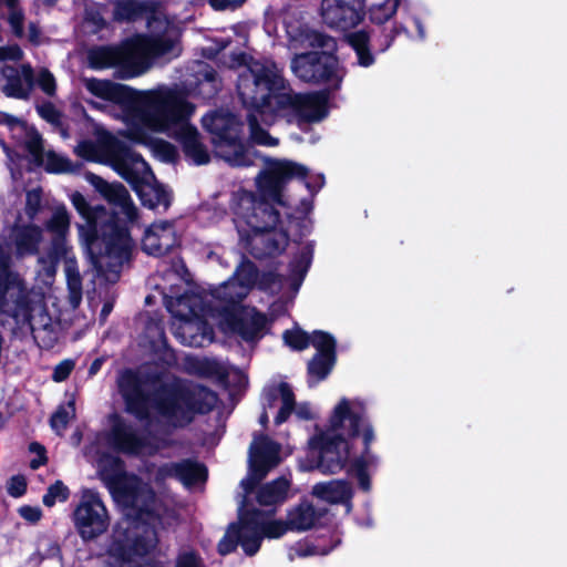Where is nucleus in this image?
I'll return each mask as SVG.
<instances>
[{
    "mask_svg": "<svg viewBox=\"0 0 567 567\" xmlns=\"http://www.w3.org/2000/svg\"><path fill=\"white\" fill-rule=\"evenodd\" d=\"M236 87L246 110L287 112L298 124L319 123L329 114L330 89L295 93L281 74L258 61L239 75Z\"/></svg>",
    "mask_w": 567,
    "mask_h": 567,
    "instance_id": "f257e3e1",
    "label": "nucleus"
},
{
    "mask_svg": "<svg viewBox=\"0 0 567 567\" xmlns=\"http://www.w3.org/2000/svg\"><path fill=\"white\" fill-rule=\"evenodd\" d=\"M71 203L83 220L76 227L92 267L99 274L110 272L117 278L131 257L127 220L103 205H92L78 190L71 195Z\"/></svg>",
    "mask_w": 567,
    "mask_h": 567,
    "instance_id": "f03ea898",
    "label": "nucleus"
},
{
    "mask_svg": "<svg viewBox=\"0 0 567 567\" xmlns=\"http://www.w3.org/2000/svg\"><path fill=\"white\" fill-rule=\"evenodd\" d=\"M309 169L307 166L290 161L267 158L266 168L256 177L257 193L249 194V206L244 215L250 231L269 230L280 223V213L275 205L288 206L285 188L292 181L298 179L313 196L324 184V176L318 175L315 183L307 181Z\"/></svg>",
    "mask_w": 567,
    "mask_h": 567,
    "instance_id": "7ed1b4c3",
    "label": "nucleus"
},
{
    "mask_svg": "<svg viewBox=\"0 0 567 567\" xmlns=\"http://www.w3.org/2000/svg\"><path fill=\"white\" fill-rule=\"evenodd\" d=\"M152 402L159 416L173 427L183 429L197 415L209 414L217 405L218 395L204 384L177 380L159 385Z\"/></svg>",
    "mask_w": 567,
    "mask_h": 567,
    "instance_id": "20e7f679",
    "label": "nucleus"
},
{
    "mask_svg": "<svg viewBox=\"0 0 567 567\" xmlns=\"http://www.w3.org/2000/svg\"><path fill=\"white\" fill-rule=\"evenodd\" d=\"M305 41L313 50L295 54L291 59L293 74L306 83L328 84L331 91H338L343 81L340 61L337 55V40L318 30H308Z\"/></svg>",
    "mask_w": 567,
    "mask_h": 567,
    "instance_id": "39448f33",
    "label": "nucleus"
},
{
    "mask_svg": "<svg viewBox=\"0 0 567 567\" xmlns=\"http://www.w3.org/2000/svg\"><path fill=\"white\" fill-rule=\"evenodd\" d=\"M155 496L152 499H140L138 503L125 506L131 517L128 526L115 529L110 544L112 555L130 560L135 556L144 557L151 554L158 544L156 525L159 515L154 508Z\"/></svg>",
    "mask_w": 567,
    "mask_h": 567,
    "instance_id": "423d86ee",
    "label": "nucleus"
},
{
    "mask_svg": "<svg viewBox=\"0 0 567 567\" xmlns=\"http://www.w3.org/2000/svg\"><path fill=\"white\" fill-rule=\"evenodd\" d=\"M330 423L332 430L343 429L350 439L362 436V453L351 462L349 472L355 475L359 487L369 492L371 478L368 467L374 460L371 454V444L375 440V435L372 424L365 416L364 403L359 400L351 402L349 399L342 398L330 415Z\"/></svg>",
    "mask_w": 567,
    "mask_h": 567,
    "instance_id": "0eeeda50",
    "label": "nucleus"
},
{
    "mask_svg": "<svg viewBox=\"0 0 567 567\" xmlns=\"http://www.w3.org/2000/svg\"><path fill=\"white\" fill-rule=\"evenodd\" d=\"M202 125L212 136L215 153L233 167H249L255 164L257 151H250L244 140V123L240 117L223 109L202 117Z\"/></svg>",
    "mask_w": 567,
    "mask_h": 567,
    "instance_id": "6e6552de",
    "label": "nucleus"
},
{
    "mask_svg": "<svg viewBox=\"0 0 567 567\" xmlns=\"http://www.w3.org/2000/svg\"><path fill=\"white\" fill-rule=\"evenodd\" d=\"M142 121L153 132L169 136L190 122L195 105L182 90L163 87L146 92L141 99Z\"/></svg>",
    "mask_w": 567,
    "mask_h": 567,
    "instance_id": "1a4fd4ad",
    "label": "nucleus"
},
{
    "mask_svg": "<svg viewBox=\"0 0 567 567\" xmlns=\"http://www.w3.org/2000/svg\"><path fill=\"white\" fill-rule=\"evenodd\" d=\"M248 504L249 499L244 497L238 507V520L228 525L217 545L219 555H229L237 549V546H240L249 557L259 551L262 543V518L267 513L256 507H248Z\"/></svg>",
    "mask_w": 567,
    "mask_h": 567,
    "instance_id": "9d476101",
    "label": "nucleus"
},
{
    "mask_svg": "<svg viewBox=\"0 0 567 567\" xmlns=\"http://www.w3.org/2000/svg\"><path fill=\"white\" fill-rule=\"evenodd\" d=\"M348 439L350 437L343 429L332 430L329 422L327 431L309 440L307 460L310 470H318L322 474H337L342 471L350 456Z\"/></svg>",
    "mask_w": 567,
    "mask_h": 567,
    "instance_id": "9b49d317",
    "label": "nucleus"
},
{
    "mask_svg": "<svg viewBox=\"0 0 567 567\" xmlns=\"http://www.w3.org/2000/svg\"><path fill=\"white\" fill-rule=\"evenodd\" d=\"M99 476L114 498L124 506L154 497V491L143 485L137 476H127L125 463L120 456L102 454L99 458Z\"/></svg>",
    "mask_w": 567,
    "mask_h": 567,
    "instance_id": "f8f14e48",
    "label": "nucleus"
},
{
    "mask_svg": "<svg viewBox=\"0 0 567 567\" xmlns=\"http://www.w3.org/2000/svg\"><path fill=\"white\" fill-rule=\"evenodd\" d=\"M401 34L412 39L408 28L403 23L394 21L392 30L361 29L348 33L346 41L354 51L358 65L370 68L375 63V55L386 52Z\"/></svg>",
    "mask_w": 567,
    "mask_h": 567,
    "instance_id": "ddd939ff",
    "label": "nucleus"
},
{
    "mask_svg": "<svg viewBox=\"0 0 567 567\" xmlns=\"http://www.w3.org/2000/svg\"><path fill=\"white\" fill-rule=\"evenodd\" d=\"M72 519L83 540H93L105 533L110 525V517L100 493L91 488L83 489Z\"/></svg>",
    "mask_w": 567,
    "mask_h": 567,
    "instance_id": "4468645a",
    "label": "nucleus"
},
{
    "mask_svg": "<svg viewBox=\"0 0 567 567\" xmlns=\"http://www.w3.org/2000/svg\"><path fill=\"white\" fill-rule=\"evenodd\" d=\"M0 313L22 324L33 319L32 300L19 276L8 267H0Z\"/></svg>",
    "mask_w": 567,
    "mask_h": 567,
    "instance_id": "2eb2a0df",
    "label": "nucleus"
},
{
    "mask_svg": "<svg viewBox=\"0 0 567 567\" xmlns=\"http://www.w3.org/2000/svg\"><path fill=\"white\" fill-rule=\"evenodd\" d=\"M87 63L93 70L117 66L122 78H133L140 74L132 39L124 41L120 47L100 45L90 49Z\"/></svg>",
    "mask_w": 567,
    "mask_h": 567,
    "instance_id": "dca6fc26",
    "label": "nucleus"
},
{
    "mask_svg": "<svg viewBox=\"0 0 567 567\" xmlns=\"http://www.w3.org/2000/svg\"><path fill=\"white\" fill-rule=\"evenodd\" d=\"M146 380L135 370H125L118 380V390L124 401L125 412L137 421L150 424L151 395L145 390Z\"/></svg>",
    "mask_w": 567,
    "mask_h": 567,
    "instance_id": "f3484780",
    "label": "nucleus"
},
{
    "mask_svg": "<svg viewBox=\"0 0 567 567\" xmlns=\"http://www.w3.org/2000/svg\"><path fill=\"white\" fill-rule=\"evenodd\" d=\"M223 323L234 334L246 342H257L264 334L268 323L267 316L255 307L248 309L244 306L225 308Z\"/></svg>",
    "mask_w": 567,
    "mask_h": 567,
    "instance_id": "a211bd4d",
    "label": "nucleus"
},
{
    "mask_svg": "<svg viewBox=\"0 0 567 567\" xmlns=\"http://www.w3.org/2000/svg\"><path fill=\"white\" fill-rule=\"evenodd\" d=\"M313 348L316 353L307 363L309 381L316 382L326 380L337 363V340L327 331L313 330Z\"/></svg>",
    "mask_w": 567,
    "mask_h": 567,
    "instance_id": "6ab92c4d",
    "label": "nucleus"
},
{
    "mask_svg": "<svg viewBox=\"0 0 567 567\" xmlns=\"http://www.w3.org/2000/svg\"><path fill=\"white\" fill-rule=\"evenodd\" d=\"M362 0H322L321 18L323 22L339 30L357 27L364 18Z\"/></svg>",
    "mask_w": 567,
    "mask_h": 567,
    "instance_id": "aec40b11",
    "label": "nucleus"
},
{
    "mask_svg": "<svg viewBox=\"0 0 567 567\" xmlns=\"http://www.w3.org/2000/svg\"><path fill=\"white\" fill-rule=\"evenodd\" d=\"M110 419L111 427L106 433V442L114 451L137 456L150 445L148 439L140 435L124 417L114 413Z\"/></svg>",
    "mask_w": 567,
    "mask_h": 567,
    "instance_id": "412c9836",
    "label": "nucleus"
},
{
    "mask_svg": "<svg viewBox=\"0 0 567 567\" xmlns=\"http://www.w3.org/2000/svg\"><path fill=\"white\" fill-rule=\"evenodd\" d=\"M106 153L112 168L127 182L135 192L145 179L133 167V163L143 161L141 154L134 152L125 142L113 138L106 146Z\"/></svg>",
    "mask_w": 567,
    "mask_h": 567,
    "instance_id": "4be33fe9",
    "label": "nucleus"
},
{
    "mask_svg": "<svg viewBox=\"0 0 567 567\" xmlns=\"http://www.w3.org/2000/svg\"><path fill=\"white\" fill-rule=\"evenodd\" d=\"M132 42L140 74L143 72L147 59L164 56L177 58L182 52L179 40L167 34L137 37L132 39Z\"/></svg>",
    "mask_w": 567,
    "mask_h": 567,
    "instance_id": "5701e85b",
    "label": "nucleus"
},
{
    "mask_svg": "<svg viewBox=\"0 0 567 567\" xmlns=\"http://www.w3.org/2000/svg\"><path fill=\"white\" fill-rule=\"evenodd\" d=\"M251 233L252 237L248 240L249 252L259 260L280 256L289 244V234L284 229Z\"/></svg>",
    "mask_w": 567,
    "mask_h": 567,
    "instance_id": "b1692460",
    "label": "nucleus"
},
{
    "mask_svg": "<svg viewBox=\"0 0 567 567\" xmlns=\"http://www.w3.org/2000/svg\"><path fill=\"white\" fill-rule=\"evenodd\" d=\"M280 462V444L266 434L255 436L249 447L248 465L268 474Z\"/></svg>",
    "mask_w": 567,
    "mask_h": 567,
    "instance_id": "393cba45",
    "label": "nucleus"
},
{
    "mask_svg": "<svg viewBox=\"0 0 567 567\" xmlns=\"http://www.w3.org/2000/svg\"><path fill=\"white\" fill-rule=\"evenodd\" d=\"M86 90L94 96L121 105L135 102L137 92L132 87L110 80L89 79Z\"/></svg>",
    "mask_w": 567,
    "mask_h": 567,
    "instance_id": "a878e982",
    "label": "nucleus"
},
{
    "mask_svg": "<svg viewBox=\"0 0 567 567\" xmlns=\"http://www.w3.org/2000/svg\"><path fill=\"white\" fill-rule=\"evenodd\" d=\"M171 136L181 144L184 155L193 159L196 165L209 163V154L202 143L199 132L195 125L190 123L183 125Z\"/></svg>",
    "mask_w": 567,
    "mask_h": 567,
    "instance_id": "bb28decb",
    "label": "nucleus"
},
{
    "mask_svg": "<svg viewBox=\"0 0 567 567\" xmlns=\"http://www.w3.org/2000/svg\"><path fill=\"white\" fill-rule=\"evenodd\" d=\"M135 194L137 195L141 205L152 210L163 207V210L166 212L171 207L173 200L172 192L155 177L153 183L144 179L143 183L137 186Z\"/></svg>",
    "mask_w": 567,
    "mask_h": 567,
    "instance_id": "cd10ccee",
    "label": "nucleus"
},
{
    "mask_svg": "<svg viewBox=\"0 0 567 567\" xmlns=\"http://www.w3.org/2000/svg\"><path fill=\"white\" fill-rule=\"evenodd\" d=\"M7 82L2 89L8 97L27 100L34 84V73L30 64L21 66V73L10 68V74L6 75Z\"/></svg>",
    "mask_w": 567,
    "mask_h": 567,
    "instance_id": "c85d7f7f",
    "label": "nucleus"
},
{
    "mask_svg": "<svg viewBox=\"0 0 567 567\" xmlns=\"http://www.w3.org/2000/svg\"><path fill=\"white\" fill-rule=\"evenodd\" d=\"M194 78V90L204 100L216 97L223 87V82L217 70L207 62H197Z\"/></svg>",
    "mask_w": 567,
    "mask_h": 567,
    "instance_id": "c756f323",
    "label": "nucleus"
},
{
    "mask_svg": "<svg viewBox=\"0 0 567 567\" xmlns=\"http://www.w3.org/2000/svg\"><path fill=\"white\" fill-rule=\"evenodd\" d=\"M327 514V509H316L308 502L302 501L287 513V522L292 532H305L311 529L316 522Z\"/></svg>",
    "mask_w": 567,
    "mask_h": 567,
    "instance_id": "7c9ffc66",
    "label": "nucleus"
},
{
    "mask_svg": "<svg viewBox=\"0 0 567 567\" xmlns=\"http://www.w3.org/2000/svg\"><path fill=\"white\" fill-rule=\"evenodd\" d=\"M41 240L42 230L38 225L28 224L17 227L13 239L16 254L20 257L37 255Z\"/></svg>",
    "mask_w": 567,
    "mask_h": 567,
    "instance_id": "2f4dec72",
    "label": "nucleus"
},
{
    "mask_svg": "<svg viewBox=\"0 0 567 567\" xmlns=\"http://www.w3.org/2000/svg\"><path fill=\"white\" fill-rule=\"evenodd\" d=\"M172 470L173 475L188 487L206 482L208 478L206 465L190 458L174 463Z\"/></svg>",
    "mask_w": 567,
    "mask_h": 567,
    "instance_id": "473e14b6",
    "label": "nucleus"
},
{
    "mask_svg": "<svg viewBox=\"0 0 567 567\" xmlns=\"http://www.w3.org/2000/svg\"><path fill=\"white\" fill-rule=\"evenodd\" d=\"M290 482L280 476L261 485L256 494V501L260 506H275L282 504L288 497Z\"/></svg>",
    "mask_w": 567,
    "mask_h": 567,
    "instance_id": "72a5a7b5",
    "label": "nucleus"
},
{
    "mask_svg": "<svg viewBox=\"0 0 567 567\" xmlns=\"http://www.w3.org/2000/svg\"><path fill=\"white\" fill-rule=\"evenodd\" d=\"M103 198L109 204L118 206L127 220L134 221L137 218V208L135 207L131 195L122 183H112Z\"/></svg>",
    "mask_w": 567,
    "mask_h": 567,
    "instance_id": "f704fd0d",
    "label": "nucleus"
},
{
    "mask_svg": "<svg viewBox=\"0 0 567 567\" xmlns=\"http://www.w3.org/2000/svg\"><path fill=\"white\" fill-rule=\"evenodd\" d=\"M401 0H384L381 3L373 4L369 9V20L374 28L371 30H392L393 24L391 27L386 25L398 12Z\"/></svg>",
    "mask_w": 567,
    "mask_h": 567,
    "instance_id": "c9c22d12",
    "label": "nucleus"
},
{
    "mask_svg": "<svg viewBox=\"0 0 567 567\" xmlns=\"http://www.w3.org/2000/svg\"><path fill=\"white\" fill-rule=\"evenodd\" d=\"M313 494L329 503L338 504L350 498L351 489L344 481H332L315 485Z\"/></svg>",
    "mask_w": 567,
    "mask_h": 567,
    "instance_id": "e433bc0d",
    "label": "nucleus"
},
{
    "mask_svg": "<svg viewBox=\"0 0 567 567\" xmlns=\"http://www.w3.org/2000/svg\"><path fill=\"white\" fill-rule=\"evenodd\" d=\"M315 252V243L308 241L289 264L290 275L297 285L305 279Z\"/></svg>",
    "mask_w": 567,
    "mask_h": 567,
    "instance_id": "4c0bfd02",
    "label": "nucleus"
},
{
    "mask_svg": "<svg viewBox=\"0 0 567 567\" xmlns=\"http://www.w3.org/2000/svg\"><path fill=\"white\" fill-rule=\"evenodd\" d=\"M70 215L64 205L59 206L45 221V229L52 236H68L70 230Z\"/></svg>",
    "mask_w": 567,
    "mask_h": 567,
    "instance_id": "58836bf2",
    "label": "nucleus"
},
{
    "mask_svg": "<svg viewBox=\"0 0 567 567\" xmlns=\"http://www.w3.org/2000/svg\"><path fill=\"white\" fill-rule=\"evenodd\" d=\"M247 111V122L251 130L252 141L258 145L276 146L278 144V140L272 137L267 130L259 125L257 114L262 115L264 113H258L252 110Z\"/></svg>",
    "mask_w": 567,
    "mask_h": 567,
    "instance_id": "ea45409f",
    "label": "nucleus"
},
{
    "mask_svg": "<svg viewBox=\"0 0 567 567\" xmlns=\"http://www.w3.org/2000/svg\"><path fill=\"white\" fill-rule=\"evenodd\" d=\"M282 339L295 351H303L310 344L313 347V331L309 334L300 328L288 329L284 331Z\"/></svg>",
    "mask_w": 567,
    "mask_h": 567,
    "instance_id": "a19ab883",
    "label": "nucleus"
},
{
    "mask_svg": "<svg viewBox=\"0 0 567 567\" xmlns=\"http://www.w3.org/2000/svg\"><path fill=\"white\" fill-rule=\"evenodd\" d=\"M142 247L145 252L155 257H163L167 255V245L161 244L158 231H154L152 226L147 227L143 239Z\"/></svg>",
    "mask_w": 567,
    "mask_h": 567,
    "instance_id": "79ce46f5",
    "label": "nucleus"
},
{
    "mask_svg": "<svg viewBox=\"0 0 567 567\" xmlns=\"http://www.w3.org/2000/svg\"><path fill=\"white\" fill-rule=\"evenodd\" d=\"M44 169L52 174H62L73 172L72 162L54 151H49L45 155Z\"/></svg>",
    "mask_w": 567,
    "mask_h": 567,
    "instance_id": "37998d69",
    "label": "nucleus"
},
{
    "mask_svg": "<svg viewBox=\"0 0 567 567\" xmlns=\"http://www.w3.org/2000/svg\"><path fill=\"white\" fill-rule=\"evenodd\" d=\"M69 496V487L62 481L58 480L48 487L47 493L42 497V503L47 507H52L58 501L66 502Z\"/></svg>",
    "mask_w": 567,
    "mask_h": 567,
    "instance_id": "c03bdc74",
    "label": "nucleus"
},
{
    "mask_svg": "<svg viewBox=\"0 0 567 567\" xmlns=\"http://www.w3.org/2000/svg\"><path fill=\"white\" fill-rule=\"evenodd\" d=\"M38 114L45 120L48 123L52 124L55 127H59L63 135L66 134V128H64L62 121V113L55 107V105L51 102H44L43 104L37 107Z\"/></svg>",
    "mask_w": 567,
    "mask_h": 567,
    "instance_id": "a18cd8bd",
    "label": "nucleus"
},
{
    "mask_svg": "<svg viewBox=\"0 0 567 567\" xmlns=\"http://www.w3.org/2000/svg\"><path fill=\"white\" fill-rule=\"evenodd\" d=\"M152 228L154 231H158V236L161 238V244L165 246L167 245V255L172 251L173 247L176 245V236L174 224L168 220H162L158 223H153Z\"/></svg>",
    "mask_w": 567,
    "mask_h": 567,
    "instance_id": "49530a36",
    "label": "nucleus"
},
{
    "mask_svg": "<svg viewBox=\"0 0 567 567\" xmlns=\"http://www.w3.org/2000/svg\"><path fill=\"white\" fill-rule=\"evenodd\" d=\"M25 150L32 156L35 165L44 164V147L42 136L34 131L25 142Z\"/></svg>",
    "mask_w": 567,
    "mask_h": 567,
    "instance_id": "de8ad7c7",
    "label": "nucleus"
},
{
    "mask_svg": "<svg viewBox=\"0 0 567 567\" xmlns=\"http://www.w3.org/2000/svg\"><path fill=\"white\" fill-rule=\"evenodd\" d=\"M236 276L243 286L254 285L258 278V268L249 259H245L236 269Z\"/></svg>",
    "mask_w": 567,
    "mask_h": 567,
    "instance_id": "09e8293b",
    "label": "nucleus"
},
{
    "mask_svg": "<svg viewBox=\"0 0 567 567\" xmlns=\"http://www.w3.org/2000/svg\"><path fill=\"white\" fill-rule=\"evenodd\" d=\"M288 530H290V526L286 520L276 519V520H265L262 518V539H276L284 536Z\"/></svg>",
    "mask_w": 567,
    "mask_h": 567,
    "instance_id": "8fccbe9b",
    "label": "nucleus"
},
{
    "mask_svg": "<svg viewBox=\"0 0 567 567\" xmlns=\"http://www.w3.org/2000/svg\"><path fill=\"white\" fill-rule=\"evenodd\" d=\"M144 7L138 0H122L116 3V14L126 20H134Z\"/></svg>",
    "mask_w": 567,
    "mask_h": 567,
    "instance_id": "3c124183",
    "label": "nucleus"
},
{
    "mask_svg": "<svg viewBox=\"0 0 567 567\" xmlns=\"http://www.w3.org/2000/svg\"><path fill=\"white\" fill-rule=\"evenodd\" d=\"M267 476L264 472H255V468L248 465V475L241 480L240 485L245 491L244 497L248 498V495L254 493L259 483Z\"/></svg>",
    "mask_w": 567,
    "mask_h": 567,
    "instance_id": "603ef678",
    "label": "nucleus"
},
{
    "mask_svg": "<svg viewBox=\"0 0 567 567\" xmlns=\"http://www.w3.org/2000/svg\"><path fill=\"white\" fill-rule=\"evenodd\" d=\"M154 150L166 163H174L177 159L178 154L176 147L167 141L155 140Z\"/></svg>",
    "mask_w": 567,
    "mask_h": 567,
    "instance_id": "864d4df0",
    "label": "nucleus"
},
{
    "mask_svg": "<svg viewBox=\"0 0 567 567\" xmlns=\"http://www.w3.org/2000/svg\"><path fill=\"white\" fill-rule=\"evenodd\" d=\"M127 140H130L134 144L148 146L154 143V138L151 134L140 125H133L127 130L126 133Z\"/></svg>",
    "mask_w": 567,
    "mask_h": 567,
    "instance_id": "5fc2aeb1",
    "label": "nucleus"
},
{
    "mask_svg": "<svg viewBox=\"0 0 567 567\" xmlns=\"http://www.w3.org/2000/svg\"><path fill=\"white\" fill-rule=\"evenodd\" d=\"M27 478L21 474L11 476L7 482V492L14 498L23 496L27 493Z\"/></svg>",
    "mask_w": 567,
    "mask_h": 567,
    "instance_id": "6e6d98bb",
    "label": "nucleus"
},
{
    "mask_svg": "<svg viewBox=\"0 0 567 567\" xmlns=\"http://www.w3.org/2000/svg\"><path fill=\"white\" fill-rule=\"evenodd\" d=\"M10 13L8 18V22L11 27L12 33L17 38H22L24 35V13L18 7L9 8Z\"/></svg>",
    "mask_w": 567,
    "mask_h": 567,
    "instance_id": "4d7b16f0",
    "label": "nucleus"
},
{
    "mask_svg": "<svg viewBox=\"0 0 567 567\" xmlns=\"http://www.w3.org/2000/svg\"><path fill=\"white\" fill-rule=\"evenodd\" d=\"M68 236H52L49 256L53 260L66 258L69 247L66 243Z\"/></svg>",
    "mask_w": 567,
    "mask_h": 567,
    "instance_id": "13d9d810",
    "label": "nucleus"
},
{
    "mask_svg": "<svg viewBox=\"0 0 567 567\" xmlns=\"http://www.w3.org/2000/svg\"><path fill=\"white\" fill-rule=\"evenodd\" d=\"M70 415L68 410L60 405L50 417V425L54 431L65 430L69 424Z\"/></svg>",
    "mask_w": 567,
    "mask_h": 567,
    "instance_id": "bf43d9fd",
    "label": "nucleus"
},
{
    "mask_svg": "<svg viewBox=\"0 0 567 567\" xmlns=\"http://www.w3.org/2000/svg\"><path fill=\"white\" fill-rule=\"evenodd\" d=\"M75 367V363L71 359H65L58 363L53 370L52 379L55 382H63L65 381L70 374L72 373L73 369Z\"/></svg>",
    "mask_w": 567,
    "mask_h": 567,
    "instance_id": "052dcab7",
    "label": "nucleus"
},
{
    "mask_svg": "<svg viewBox=\"0 0 567 567\" xmlns=\"http://www.w3.org/2000/svg\"><path fill=\"white\" fill-rule=\"evenodd\" d=\"M175 567H205V565L199 555L192 550L179 554Z\"/></svg>",
    "mask_w": 567,
    "mask_h": 567,
    "instance_id": "680f3d73",
    "label": "nucleus"
},
{
    "mask_svg": "<svg viewBox=\"0 0 567 567\" xmlns=\"http://www.w3.org/2000/svg\"><path fill=\"white\" fill-rule=\"evenodd\" d=\"M38 84L45 94L53 95L55 93V79L49 70L44 69L40 72L38 78Z\"/></svg>",
    "mask_w": 567,
    "mask_h": 567,
    "instance_id": "e2e57ef3",
    "label": "nucleus"
},
{
    "mask_svg": "<svg viewBox=\"0 0 567 567\" xmlns=\"http://www.w3.org/2000/svg\"><path fill=\"white\" fill-rule=\"evenodd\" d=\"M41 209V193L40 190H32L27 194L25 198V213L30 218H33Z\"/></svg>",
    "mask_w": 567,
    "mask_h": 567,
    "instance_id": "0e129e2a",
    "label": "nucleus"
},
{
    "mask_svg": "<svg viewBox=\"0 0 567 567\" xmlns=\"http://www.w3.org/2000/svg\"><path fill=\"white\" fill-rule=\"evenodd\" d=\"M23 58V51L19 44H9L0 47V62L20 61Z\"/></svg>",
    "mask_w": 567,
    "mask_h": 567,
    "instance_id": "69168bd1",
    "label": "nucleus"
},
{
    "mask_svg": "<svg viewBox=\"0 0 567 567\" xmlns=\"http://www.w3.org/2000/svg\"><path fill=\"white\" fill-rule=\"evenodd\" d=\"M29 450L31 452H39V456L32 458L30 462V467L32 470H38L40 466H43L48 463L47 450L39 442H32L29 445Z\"/></svg>",
    "mask_w": 567,
    "mask_h": 567,
    "instance_id": "338daca9",
    "label": "nucleus"
},
{
    "mask_svg": "<svg viewBox=\"0 0 567 567\" xmlns=\"http://www.w3.org/2000/svg\"><path fill=\"white\" fill-rule=\"evenodd\" d=\"M29 450L31 452H39V456L32 458L30 462V467L32 470H38L40 466H43L48 463L47 450L39 442H32L29 445Z\"/></svg>",
    "mask_w": 567,
    "mask_h": 567,
    "instance_id": "774afa93",
    "label": "nucleus"
}]
</instances>
